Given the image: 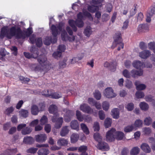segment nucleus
Here are the masks:
<instances>
[{
	"label": "nucleus",
	"mask_w": 155,
	"mask_h": 155,
	"mask_svg": "<svg viewBox=\"0 0 155 155\" xmlns=\"http://www.w3.org/2000/svg\"><path fill=\"white\" fill-rule=\"evenodd\" d=\"M32 28H28L27 30L24 31L23 34L21 28L15 25L9 29L7 26L2 27L1 29L0 38L3 39L5 37L9 39L15 36L18 39L24 38L25 36L29 37L32 33Z\"/></svg>",
	"instance_id": "obj_1"
},
{
	"label": "nucleus",
	"mask_w": 155,
	"mask_h": 155,
	"mask_svg": "<svg viewBox=\"0 0 155 155\" xmlns=\"http://www.w3.org/2000/svg\"><path fill=\"white\" fill-rule=\"evenodd\" d=\"M51 30L53 37V38L52 36H47L45 37L43 41V43L46 45H49L51 43H55L58 40L57 36L59 34V31L56 26L53 24L52 25L51 27Z\"/></svg>",
	"instance_id": "obj_2"
},
{
	"label": "nucleus",
	"mask_w": 155,
	"mask_h": 155,
	"mask_svg": "<svg viewBox=\"0 0 155 155\" xmlns=\"http://www.w3.org/2000/svg\"><path fill=\"white\" fill-rule=\"evenodd\" d=\"M113 38L114 41L111 46V48L112 49H114L118 45V50H120L121 48H123L124 45L122 43L120 33V32H117L114 35Z\"/></svg>",
	"instance_id": "obj_3"
},
{
	"label": "nucleus",
	"mask_w": 155,
	"mask_h": 155,
	"mask_svg": "<svg viewBox=\"0 0 155 155\" xmlns=\"http://www.w3.org/2000/svg\"><path fill=\"white\" fill-rule=\"evenodd\" d=\"M97 148L103 151H107L109 150V147L108 144L102 141V137L101 135L97 133Z\"/></svg>",
	"instance_id": "obj_4"
},
{
	"label": "nucleus",
	"mask_w": 155,
	"mask_h": 155,
	"mask_svg": "<svg viewBox=\"0 0 155 155\" xmlns=\"http://www.w3.org/2000/svg\"><path fill=\"white\" fill-rule=\"evenodd\" d=\"M31 54L29 52H24L25 56L28 59L36 58L39 55L38 49L35 47L32 46L30 49Z\"/></svg>",
	"instance_id": "obj_5"
},
{
	"label": "nucleus",
	"mask_w": 155,
	"mask_h": 155,
	"mask_svg": "<svg viewBox=\"0 0 155 155\" xmlns=\"http://www.w3.org/2000/svg\"><path fill=\"white\" fill-rule=\"evenodd\" d=\"M59 116L58 114H56L55 115H54L51 119L52 121L55 123L54 127L56 129H59L61 127L63 122V119L62 117L58 118Z\"/></svg>",
	"instance_id": "obj_6"
},
{
	"label": "nucleus",
	"mask_w": 155,
	"mask_h": 155,
	"mask_svg": "<svg viewBox=\"0 0 155 155\" xmlns=\"http://www.w3.org/2000/svg\"><path fill=\"white\" fill-rule=\"evenodd\" d=\"M115 131V129L112 128L107 132L106 137L107 141L111 142L114 140L116 136Z\"/></svg>",
	"instance_id": "obj_7"
},
{
	"label": "nucleus",
	"mask_w": 155,
	"mask_h": 155,
	"mask_svg": "<svg viewBox=\"0 0 155 155\" xmlns=\"http://www.w3.org/2000/svg\"><path fill=\"white\" fill-rule=\"evenodd\" d=\"M29 40L30 42L32 44L35 43L37 47H41L42 45V39L41 38H36L35 36L34 35H31L29 38Z\"/></svg>",
	"instance_id": "obj_8"
},
{
	"label": "nucleus",
	"mask_w": 155,
	"mask_h": 155,
	"mask_svg": "<svg viewBox=\"0 0 155 155\" xmlns=\"http://www.w3.org/2000/svg\"><path fill=\"white\" fill-rule=\"evenodd\" d=\"M104 96L108 98H112L116 96V94L113 92L111 87L107 88L104 93Z\"/></svg>",
	"instance_id": "obj_9"
},
{
	"label": "nucleus",
	"mask_w": 155,
	"mask_h": 155,
	"mask_svg": "<svg viewBox=\"0 0 155 155\" xmlns=\"http://www.w3.org/2000/svg\"><path fill=\"white\" fill-rule=\"evenodd\" d=\"M46 91H47V94H43L46 97H49L53 99H57L61 97V93H59L58 92H54L51 94H49L48 90H46Z\"/></svg>",
	"instance_id": "obj_10"
},
{
	"label": "nucleus",
	"mask_w": 155,
	"mask_h": 155,
	"mask_svg": "<svg viewBox=\"0 0 155 155\" xmlns=\"http://www.w3.org/2000/svg\"><path fill=\"white\" fill-rule=\"evenodd\" d=\"M80 110L83 112L87 114L92 113L93 110L87 104H84L81 105Z\"/></svg>",
	"instance_id": "obj_11"
},
{
	"label": "nucleus",
	"mask_w": 155,
	"mask_h": 155,
	"mask_svg": "<svg viewBox=\"0 0 155 155\" xmlns=\"http://www.w3.org/2000/svg\"><path fill=\"white\" fill-rule=\"evenodd\" d=\"M35 140L38 142H43L46 140L47 137L45 134H40L36 135L35 137Z\"/></svg>",
	"instance_id": "obj_12"
},
{
	"label": "nucleus",
	"mask_w": 155,
	"mask_h": 155,
	"mask_svg": "<svg viewBox=\"0 0 155 155\" xmlns=\"http://www.w3.org/2000/svg\"><path fill=\"white\" fill-rule=\"evenodd\" d=\"M140 147L141 149L146 153H149L151 152V148L147 143H142L140 145Z\"/></svg>",
	"instance_id": "obj_13"
},
{
	"label": "nucleus",
	"mask_w": 155,
	"mask_h": 155,
	"mask_svg": "<svg viewBox=\"0 0 155 155\" xmlns=\"http://www.w3.org/2000/svg\"><path fill=\"white\" fill-rule=\"evenodd\" d=\"M143 71L141 70L139 71H137L133 70L130 72L131 76L135 78L137 76H141L143 74Z\"/></svg>",
	"instance_id": "obj_14"
},
{
	"label": "nucleus",
	"mask_w": 155,
	"mask_h": 155,
	"mask_svg": "<svg viewBox=\"0 0 155 155\" xmlns=\"http://www.w3.org/2000/svg\"><path fill=\"white\" fill-rule=\"evenodd\" d=\"M17 152L16 148L12 149H8L0 155H14Z\"/></svg>",
	"instance_id": "obj_15"
},
{
	"label": "nucleus",
	"mask_w": 155,
	"mask_h": 155,
	"mask_svg": "<svg viewBox=\"0 0 155 155\" xmlns=\"http://www.w3.org/2000/svg\"><path fill=\"white\" fill-rule=\"evenodd\" d=\"M48 111L50 113L54 114V115H55L58 113V107L57 106L54 104H51L49 108Z\"/></svg>",
	"instance_id": "obj_16"
},
{
	"label": "nucleus",
	"mask_w": 155,
	"mask_h": 155,
	"mask_svg": "<svg viewBox=\"0 0 155 155\" xmlns=\"http://www.w3.org/2000/svg\"><path fill=\"white\" fill-rule=\"evenodd\" d=\"M150 52L148 50H145L139 53V56L141 58L146 59L150 55Z\"/></svg>",
	"instance_id": "obj_17"
},
{
	"label": "nucleus",
	"mask_w": 155,
	"mask_h": 155,
	"mask_svg": "<svg viewBox=\"0 0 155 155\" xmlns=\"http://www.w3.org/2000/svg\"><path fill=\"white\" fill-rule=\"evenodd\" d=\"M149 25L147 24H140L139 25L137 30L139 32L145 31L148 30Z\"/></svg>",
	"instance_id": "obj_18"
},
{
	"label": "nucleus",
	"mask_w": 155,
	"mask_h": 155,
	"mask_svg": "<svg viewBox=\"0 0 155 155\" xmlns=\"http://www.w3.org/2000/svg\"><path fill=\"white\" fill-rule=\"evenodd\" d=\"M119 110L117 108H114L111 111V114L113 118L117 119L119 117Z\"/></svg>",
	"instance_id": "obj_19"
},
{
	"label": "nucleus",
	"mask_w": 155,
	"mask_h": 155,
	"mask_svg": "<svg viewBox=\"0 0 155 155\" xmlns=\"http://www.w3.org/2000/svg\"><path fill=\"white\" fill-rule=\"evenodd\" d=\"M34 142V139L31 137L26 136L24 138L23 142L26 144H31Z\"/></svg>",
	"instance_id": "obj_20"
},
{
	"label": "nucleus",
	"mask_w": 155,
	"mask_h": 155,
	"mask_svg": "<svg viewBox=\"0 0 155 155\" xmlns=\"http://www.w3.org/2000/svg\"><path fill=\"white\" fill-rule=\"evenodd\" d=\"M135 84L137 90H143L146 88V86L145 84H141L140 82L137 81L135 82Z\"/></svg>",
	"instance_id": "obj_21"
},
{
	"label": "nucleus",
	"mask_w": 155,
	"mask_h": 155,
	"mask_svg": "<svg viewBox=\"0 0 155 155\" xmlns=\"http://www.w3.org/2000/svg\"><path fill=\"white\" fill-rule=\"evenodd\" d=\"M68 126H65L63 127L60 132V134L62 137H64L66 135L69 133V130Z\"/></svg>",
	"instance_id": "obj_22"
},
{
	"label": "nucleus",
	"mask_w": 155,
	"mask_h": 155,
	"mask_svg": "<svg viewBox=\"0 0 155 155\" xmlns=\"http://www.w3.org/2000/svg\"><path fill=\"white\" fill-rule=\"evenodd\" d=\"M37 57H38V61L41 64H43L47 60L46 57L44 54L40 55Z\"/></svg>",
	"instance_id": "obj_23"
},
{
	"label": "nucleus",
	"mask_w": 155,
	"mask_h": 155,
	"mask_svg": "<svg viewBox=\"0 0 155 155\" xmlns=\"http://www.w3.org/2000/svg\"><path fill=\"white\" fill-rule=\"evenodd\" d=\"M92 31L91 28L90 26H87L84 29V33L87 37H89L92 34Z\"/></svg>",
	"instance_id": "obj_24"
},
{
	"label": "nucleus",
	"mask_w": 155,
	"mask_h": 155,
	"mask_svg": "<svg viewBox=\"0 0 155 155\" xmlns=\"http://www.w3.org/2000/svg\"><path fill=\"white\" fill-rule=\"evenodd\" d=\"M88 10L90 12L93 13L95 12V17H97V6L92 5H89L87 8Z\"/></svg>",
	"instance_id": "obj_25"
},
{
	"label": "nucleus",
	"mask_w": 155,
	"mask_h": 155,
	"mask_svg": "<svg viewBox=\"0 0 155 155\" xmlns=\"http://www.w3.org/2000/svg\"><path fill=\"white\" fill-rule=\"evenodd\" d=\"M70 126L72 129L77 130H79V124L76 120L72 121L70 123Z\"/></svg>",
	"instance_id": "obj_26"
},
{
	"label": "nucleus",
	"mask_w": 155,
	"mask_h": 155,
	"mask_svg": "<svg viewBox=\"0 0 155 155\" xmlns=\"http://www.w3.org/2000/svg\"><path fill=\"white\" fill-rule=\"evenodd\" d=\"M57 144L59 146H65L67 145L68 141L63 138L59 139L57 141Z\"/></svg>",
	"instance_id": "obj_27"
},
{
	"label": "nucleus",
	"mask_w": 155,
	"mask_h": 155,
	"mask_svg": "<svg viewBox=\"0 0 155 155\" xmlns=\"http://www.w3.org/2000/svg\"><path fill=\"white\" fill-rule=\"evenodd\" d=\"M139 106L141 109L144 111L147 110L149 108L148 104L144 102H141Z\"/></svg>",
	"instance_id": "obj_28"
},
{
	"label": "nucleus",
	"mask_w": 155,
	"mask_h": 155,
	"mask_svg": "<svg viewBox=\"0 0 155 155\" xmlns=\"http://www.w3.org/2000/svg\"><path fill=\"white\" fill-rule=\"evenodd\" d=\"M49 151L48 149L42 148L39 149L38 152V155H48Z\"/></svg>",
	"instance_id": "obj_29"
},
{
	"label": "nucleus",
	"mask_w": 155,
	"mask_h": 155,
	"mask_svg": "<svg viewBox=\"0 0 155 155\" xmlns=\"http://www.w3.org/2000/svg\"><path fill=\"white\" fill-rule=\"evenodd\" d=\"M133 66L136 68L140 69L143 68V63L139 61H134L133 63Z\"/></svg>",
	"instance_id": "obj_30"
},
{
	"label": "nucleus",
	"mask_w": 155,
	"mask_h": 155,
	"mask_svg": "<svg viewBox=\"0 0 155 155\" xmlns=\"http://www.w3.org/2000/svg\"><path fill=\"white\" fill-rule=\"evenodd\" d=\"M39 111L38 107L36 105H33L31 108V114L33 115H36L38 114Z\"/></svg>",
	"instance_id": "obj_31"
},
{
	"label": "nucleus",
	"mask_w": 155,
	"mask_h": 155,
	"mask_svg": "<svg viewBox=\"0 0 155 155\" xmlns=\"http://www.w3.org/2000/svg\"><path fill=\"white\" fill-rule=\"evenodd\" d=\"M32 131V129L30 127H27L23 129L21 131V133L23 135H25L30 134Z\"/></svg>",
	"instance_id": "obj_32"
},
{
	"label": "nucleus",
	"mask_w": 155,
	"mask_h": 155,
	"mask_svg": "<svg viewBox=\"0 0 155 155\" xmlns=\"http://www.w3.org/2000/svg\"><path fill=\"white\" fill-rule=\"evenodd\" d=\"M140 148L138 147H134L130 151L131 155H137L140 152Z\"/></svg>",
	"instance_id": "obj_33"
},
{
	"label": "nucleus",
	"mask_w": 155,
	"mask_h": 155,
	"mask_svg": "<svg viewBox=\"0 0 155 155\" xmlns=\"http://www.w3.org/2000/svg\"><path fill=\"white\" fill-rule=\"evenodd\" d=\"M79 138V135L78 134L73 133L71 137V143H74L78 140Z\"/></svg>",
	"instance_id": "obj_34"
},
{
	"label": "nucleus",
	"mask_w": 155,
	"mask_h": 155,
	"mask_svg": "<svg viewBox=\"0 0 155 155\" xmlns=\"http://www.w3.org/2000/svg\"><path fill=\"white\" fill-rule=\"evenodd\" d=\"M69 25L72 28L74 31L76 32L77 30V28L76 25L75 21H74L73 20H70L68 22Z\"/></svg>",
	"instance_id": "obj_35"
},
{
	"label": "nucleus",
	"mask_w": 155,
	"mask_h": 155,
	"mask_svg": "<svg viewBox=\"0 0 155 155\" xmlns=\"http://www.w3.org/2000/svg\"><path fill=\"white\" fill-rule=\"evenodd\" d=\"M134 128V126L133 124L129 125L124 128V131L126 133L130 132L133 130Z\"/></svg>",
	"instance_id": "obj_36"
},
{
	"label": "nucleus",
	"mask_w": 155,
	"mask_h": 155,
	"mask_svg": "<svg viewBox=\"0 0 155 155\" xmlns=\"http://www.w3.org/2000/svg\"><path fill=\"white\" fill-rule=\"evenodd\" d=\"M84 115H82L81 112L78 110L76 111V116L78 120L81 121H83L84 120Z\"/></svg>",
	"instance_id": "obj_37"
},
{
	"label": "nucleus",
	"mask_w": 155,
	"mask_h": 155,
	"mask_svg": "<svg viewBox=\"0 0 155 155\" xmlns=\"http://www.w3.org/2000/svg\"><path fill=\"white\" fill-rule=\"evenodd\" d=\"M81 128L84 133L86 135L89 134V129L87 126L84 124L82 123L81 124Z\"/></svg>",
	"instance_id": "obj_38"
},
{
	"label": "nucleus",
	"mask_w": 155,
	"mask_h": 155,
	"mask_svg": "<svg viewBox=\"0 0 155 155\" xmlns=\"http://www.w3.org/2000/svg\"><path fill=\"white\" fill-rule=\"evenodd\" d=\"M19 112L21 116L24 118H26L28 115V111L24 109H21Z\"/></svg>",
	"instance_id": "obj_39"
},
{
	"label": "nucleus",
	"mask_w": 155,
	"mask_h": 155,
	"mask_svg": "<svg viewBox=\"0 0 155 155\" xmlns=\"http://www.w3.org/2000/svg\"><path fill=\"white\" fill-rule=\"evenodd\" d=\"M115 138L118 140L122 139L124 137V133L121 132L115 131Z\"/></svg>",
	"instance_id": "obj_40"
},
{
	"label": "nucleus",
	"mask_w": 155,
	"mask_h": 155,
	"mask_svg": "<svg viewBox=\"0 0 155 155\" xmlns=\"http://www.w3.org/2000/svg\"><path fill=\"white\" fill-rule=\"evenodd\" d=\"M15 108L12 106H11L7 108L5 113L8 116H9L11 114H12Z\"/></svg>",
	"instance_id": "obj_41"
},
{
	"label": "nucleus",
	"mask_w": 155,
	"mask_h": 155,
	"mask_svg": "<svg viewBox=\"0 0 155 155\" xmlns=\"http://www.w3.org/2000/svg\"><path fill=\"white\" fill-rule=\"evenodd\" d=\"M112 123L111 119L107 118L104 121V126L106 128H108L111 126Z\"/></svg>",
	"instance_id": "obj_42"
},
{
	"label": "nucleus",
	"mask_w": 155,
	"mask_h": 155,
	"mask_svg": "<svg viewBox=\"0 0 155 155\" xmlns=\"http://www.w3.org/2000/svg\"><path fill=\"white\" fill-rule=\"evenodd\" d=\"M88 103L93 106H94L97 108V102L92 98H89L88 99Z\"/></svg>",
	"instance_id": "obj_43"
},
{
	"label": "nucleus",
	"mask_w": 155,
	"mask_h": 155,
	"mask_svg": "<svg viewBox=\"0 0 155 155\" xmlns=\"http://www.w3.org/2000/svg\"><path fill=\"white\" fill-rule=\"evenodd\" d=\"M152 119L150 117H146L144 120V124L147 126L150 125L152 123Z\"/></svg>",
	"instance_id": "obj_44"
},
{
	"label": "nucleus",
	"mask_w": 155,
	"mask_h": 155,
	"mask_svg": "<svg viewBox=\"0 0 155 155\" xmlns=\"http://www.w3.org/2000/svg\"><path fill=\"white\" fill-rule=\"evenodd\" d=\"M76 25L79 28L83 27L84 25V23L83 20H75Z\"/></svg>",
	"instance_id": "obj_45"
},
{
	"label": "nucleus",
	"mask_w": 155,
	"mask_h": 155,
	"mask_svg": "<svg viewBox=\"0 0 155 155\" xmlns=\"http://www.w3.org/2000/svg\"><path fill=\"white\" fill-rule=\"evenodd\" d=\"M143 121L142 120L138 119L135 122L134 126L137 127H141L142 126Z\"/></svg>",
	"instance_id": "obj_46"
},
{
	"label": "nucleus",
	"mask_w": 155,
	"mask_h": 155,
	"mask_svg": "<svg viewBox=\"0 0 155 155\" xmlns=\"http://www.w3.org/2000/svg\"><path fill=\"white\" fill-rule=\"evenodd\" d=\"M38 150L37 148L31 147L27 149L26 152L28 153L34 154Z\"/></svg>",
	"instance_id": "obj_47"
},
{
	"label": "nucleus",
	"mask_w": 155,
	"mask_h": 155,
	"mask_svg": "<svg viewBox=\"0 0 155 155\" xmlns=\"http://www.w3.org/2000/svg\"><path fill=\"white\" fill-rule=\"evenodd\" d=\"M148 46L149 48L152 50L155 53V43L154 42H150L148 43Z\"/></svg>",
	"instance_id": "obj_48"
},
{
	"label": "nucleus",
	"mask_w": 155,
	"mask_h": 155,
	"mask_svg": "<svg viewBox=\"0 0 155 155\" xmlns=\"http://www.w3.org/2000/svg\"><path fill=\"white\" fill-rule=\"evenodd\" d=\"M48 118L45 115H44L40 120V124L42 125L45 124L48 122Z\"/></svg>",
	"instance_id": "obj_49"
},
{
	"label": "nucleus",
	"mask_w": 155,
	"mask_h": 155,
	"mask_svg": "<svg viewBox=\"0 0 155 155\" xmlns=\"http://www.w3.org/2000/svg\"><path fill=\"white\" fill-rule=\"evenodd\" d=\"M135 95L136 97L138 98H143L145 96L144 93L140 91H137V92Z\"/></svg>",
	"instance_id": "obj_50"
},
{
	"label": "nucleus",
	"mask_w": 155,
	"mask_h": 155,
	"mask_svg": "<svg viewBox=\"0 0 155 155\" xmlns=\"http://www.w3.org/2000/svg\"><path fill=\"white\" fill-rule=\"evenodd\" d=\"M109 104L107 101H104L102 103V107L105 110H107L109 107Z\"/></svg>",
	"instance_id": "obj_51"
},
{
	"label": "nucleus",
	"mask_w": 155,
	"mask_h": 155,
	"mask_svg": "<svg viewBox=\"0 0 155 155\" xmlns=\"http://www.w3.org/2000/svg\"><path fill=\"white\" fill-rule=\"evenodd\" d=\"M126 107L128 111H131L134 109V105L133 103H129L126 105Z\"/></svg>",
	"instance_id": "obj_52"
},
{
	"label": "nucleus",
	"mask_w": 155,
	"mask_h": 155,
	"mask_svg": "<svg viewBox=\"0 0 155 155\" xmlns=\"http://www.w3.org/2000/svg\"><path fill=\"white\" fill-rule=\"evenodd\" d=\"M66 61L65 60H63L62 61H60L59 62V68L62 69L65 68L66 66Z\"/></svg>",
	"instance_id": "obj_53"
},
{
	"label": "nucleus",
	"mask_w": 155,
	"mask_h": 155,
	"mask_svg": "<svg viewBox=\"0 0 155 155\" xmlns=\"http://www.w3.org/2000/svg\"><path fill=\"white\" fill-rule=\"evenodd\" d=\"M11 50L12 51V54L14 56H16L18 54V48L15 46H12L11 48Z\"/></svg>",
	"instance_id": "obj_54"
},
{
	"label": "nucleus",
	"mask_w": 155,
	"mask_h": 155,
	"mask_svg": "<svg viewBox=\"0 0 155 155\" xmlns=\"http://www.w3.org/2000/svg\"><path fill=\"white\" fill-rule=\"evenodd\" d=\"M65 111V110H64ZM65 115L68 116L72 117L74 115V113L73 111L68 110L67 109H66Z\"/></svg>",
	"instance_id": "obj_55"
},
{
	"label": "nucleus",
	"mask_w": 155,
	"mask_h": 155,
	"mask_svg": "<svg viewBox=\"0 0 155 155\" xmlns=\"http://www.w3.org/2000/svg\"><path fill=\"white\" fill-rule=\"evenodd\" d=\"M99 117L100 119L101 120H103L105 117V115L103 110H100L98 113Z\"/></svg>",
	"instance_id": "obj_56"
},
{
	"label": "nucleus",
	"mask_w": 155,
	"mask_h": 155,
	"mask_svg": "<svg viewBox=\"0 0 155 155\" xmlns=\"http://www.w3.org/2000/svg\"><path fill=\"white\" fill-rule=\"evenodd\" d=\"M87 150V147L86 146L83 145L79 147L78 149V152H86Z\"/></svg>",
	"instance_id": "obj_57"
},
{
	"label": "nucleus",
	"mask_w": 155,
	"mask_h": 155,
	"mask_svg": "<svg viewBox=\"0 0 155 155\" xmlns=\"http://www.w3.org/2000/svg\"><path fill=\"white\" fill-rule=\"evenodd\" d=\"M125 86L128 89L131 88L133 87V84L132 81L129 80L126 81Z\"/></svg>",
	"instance_id": "obj_58"
},
{
	"label": "nucleus",
	"mask_w": 155,
	"mask_h": 155,
	"mask_svg": "<svg viewBox=\"0 0 155 155\" xmlns=\"http://www.w3.org/2000/svg\"><path fill=\"white\" fill-rule=\"evenodd\" d=\"M38 107L40 110L39 111H42L45 110V104L44 102H41L38 104Z\"/></svg>",
	"instance_id": "obj_59"
},
{
	"label": "nucleus",
	"mask_w": 155,
	"mask_h": 155,
	"mask_svg": "<svg viewBox=\"0 0 155 155\" xmlns=\"http://www.w3.org/2000/svg\"><path fill=\"white\" fill-rule=\"evenodd\" d=\"M112 6L110 3H108L106 6V10L108 12H110L112 10Z\"/></svg>",
	"instance_id": "obj_60"
},
{
	"label": "nucleus",
	"mask_w": 155,
	"mask_h": 155,
	"mask_svg": "<svg viewBox=\"0 0 155 155\" xmlns=\"http://www.w3.org/2000/svg\"><path fill=\"white\" fill-rule=\"evenodd\" d=\"M61 55V52L59 51H57L54 52L52 56L55 58H57L58 57H60Z\"/></svg>",
	"instance_id": "obj_61"
},
{
	"label": "nucleus",
	"mask_w": 155,
	"mask_h": 155,
	"mask_svg": "<svg viewBox=\"0 0 155 155\" xmlns=\"http://www.w3.org/2000/svg\"><path fill=\"white\" fill-rule=\"evenodd\" d=\"M123 74L124 77L127 78H130L131 77L130 74L127 70H125L123 71Z\"/></svg>",
	"instance_id": "obj_62"
},
{
	"label": "nucleus",
	"mask_w": 155,
	"mask_h": 155,
	"mask_svg": "<svg viewBox=\"0 0 155 155\" xmlns=\"http://www.w3.org/2000/svg\"><path fill=\"white\" fill-rule=\"evenodd\" d=\"M144 133L146 134H149L151 132V130L149 127H144L143 128Z\"/></svg>",
	"instance_id": "obj_63"
},
{
	"label": "nucleus",
	"mask_w": 155,
	"mask_h": 155,
	"mask_svg": "<svg viewBox=\"0 0 155 155\" xmlns=\"http://www.w3.org/2000/svg\"><path fill=\"white\" fill-rule=\"evenodd\" d=\"M26 124H19L17 127V129L18 131H20L21 129H24V127H25Z\"/></svg>",
	"instance_id": "obj_64"
}]
</instances>
